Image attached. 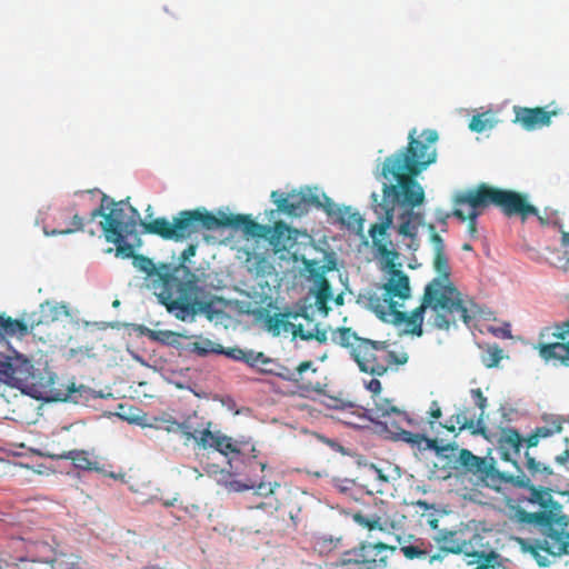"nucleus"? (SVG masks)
I'll return each instance as SVG.
<instances>
[{"instance_id": "30", "label": "nucleus", "mask_w": 569, "mask_h": 569, "mask_svg": "<svg viewBox=\"0 0 569 569\" xmlns=\"http://www.w3.org/2000/svg\"><path fill=\"white\" fill-rule=\"evenodd\" d=\"M339 221L347 228L361 231L363 229V218L358 211H353L350 207H343L338 210Z\"/></svg>"}, {"instance_id": "62", "label": "nucleus", "mask_w": 569, "mask_h": 569, "mask_svg": "<svg viewBox=\"0 0 569 569\" xmlns=\"http://www.w3.org/2000/svg\"><path fill=\"white\" fill-rule=\"evenodd\" d=\"M446 428H447L449 431H451V432H452V431H455V426H453V425H452L451 427H447V426H446Z\"/></svg>"}, {"instance_id": "26", "label": "nucleus", "mask_w": 569, "mask_h": 569, "mask_svg": "<svg viewBox=\"0 0 569 569\" xmlns=\"http://www.w3.org/2000/svg\"><path fill=\"white\" fill-rule=\"evenodd\" d=\"M32 331L30 329V319L24 321L0 315V338L24 337Z\"/></svg>"}, {"instance_id": "14", "label": "nucleus", "mask_w": 569, "mask_h": 569, "mask_svg": "<svg viewBox=\"0 0 569 569\" xmlns=\"http://www.w3.org/2000/svg\"><path fill=\"white\" fill-rule=\"evenodd\" d=\"M552 337L555 342H539L535 348L541 359L546 362H559L562 366H569V319L552 327Z\"/></svg>"}, {"instance_id": "52", "label": "nucleus", "mask_w": 569, "mask_h": 569, "mask_svg": "<svg viewBox=\"0 0 569 569\" xmlns=\"http://www.w3.org/2000/svg\"><path fill=\"white\" fill-rule=\"evenodd\" d=\"M257 492L259 495H271L273 493V488L271 487L270 483L267 485L261 482L257 488Z\"/></svg>"}, {"instance_id": "5", "label": "nucleus", "mask_w": 569, "mask_h": 569, "mask_svg": "<svg viewBox=\"0 0 569 569\" xmlns=\"http://www.w3.org/2000/svg\"><path fill=\"white\" fill-rule=\"evenodd\" d=\"M427 308L435 311L433 326L441 330H448L459 320L468 325L472 318L461 299L460 291L456 287L443 286L442 281L438 279H432L426 286L420 306L410 315L397 310L396 302L389 305L392 322L405 323L406 331L417 337H421L423 333V315Z\"/></svg>"}, {"instance_id": "16", "label": "nucleus", "mask_w": 569, "mask_h": 569, "mask_svg": "<svg viewBox=\"0 0 569 569\" xmlns=\"http://www.w3.org/2000/svg\"><path fill=\"white\" fill-rule=\"evenodd\" d=\"M522 445L523 438L518 432V430L513 428L502 429L500 437L498 439V448L501 455V459L505 461L512 462L518 470L520 469L517 465V458L520 456V449Z\"/></svg>"}, {"instance_id": "6", "label": "nucleus", "mask_w": 569, "mask_h": 569, "mask_svg": "<svg viewBox=\"0 0 569 569\" xmlns=\"http://www.w3.org/2000/svg\"><path fill=\"white\" fill-rule=\"evenodd\" d=\"M452 214L461 221L468 220V230L477 233V218L489 206L498 207L507 217L519 216L525 221L538 216V209L530 204L522 193L480 183L476 188L458 191L453 197Z\"/></svg>"}, {"instance_id": "9", "label": "nucleus", "mask_w": 569, "mask_h": 569, "mask_svg": "<svg viewBox=\"0 0 569 569\" xmlns=\"http://www.w3.org/2000/svg\"><path fill=\"white\" fill-rule=\"evenodd\" d=\"M126 204L127 202L124 201L116 202L107 194H103L100 206L91 211V220H94L98 217L103 218L100 226L107 242H119L121 240V232L133 233L138 223L142 226L143 221L140 220V213L132 206H128L131 211V216L128 220H124ZM144 223L147 222L144 221ZM142 231L143 233H147L144 229H142Z\"/></svg>"}, {"instance_id": "28", "label": "nucleus", "mask_w": 569, "mask_h": 569, "mask_svg": "<svg viewBox=\"0 0 569 569\" xmlns=\"http://www.w3.org/2000/svg\"><path fill=\"white\" fill-rule=\"evenodd\" d=\"M63 457L71 460L73 466L78 469L86 471H102L99 461L91 459L90 455L84 450H71Z\"/></svg>"}, {"instance_id": "3", "label": "nucleus", "mask_w": 569, "mask_h": 569, "mask_svg": "<svg viewBox=\"0 0 569 569\" xmlns=\"http://www.w3.org/2000/svg\"><path fill=\"white\" fill-rule=\"evenodd\" d=\"M132 264L146 274L147 288L178 320L194 321L199 315L213 319L214 300L199 286L198 277L190 268L170 263L157 266L152 259L142 254H136Z\"/></svg>"}, {"instance_id": "53", "label": "nucleus", "mask_w": 569, "mask_h": 569, "mask_svg": "<svg viewBox=\"0 0 569 569\" xmlns=\"http://www.w3.org/2000/svg\"><path fill=\"white\" fill-rule=\"evenodd\" d=\"M442 412L440 407L436 401L432 402V406L430 408V416L432 419H439L441 417Z\"/></svg>"}, {"instance_id": "43", "label": "nucleus", "mask_w": 569, "mask_h": 569, "mask_svg": "<svg viewBox=\"0 0 569 569\" xmlns=\"http://www.w3.org/2000/svg\"><path fill=\"white\" fill-rule=\"evenodd\" d=\"M178 430L181 432L186 442L196 439V433L198 432V429L194 428L189 420L178 423Z\"/></svg>"}, {"instance_id": "55", "label": "nucleus", "mask_w": 569, "mask_h": 569, "mask_svg": "<svg viewBox=\"0 0 569 569\" xmlns=\"http://www.w3.org/2000/svg\"><path fill=\"white\" fill-rule=\"evenodd\" d=\"M555 460L559 465H565L569 460V448H567L561 455L557 456Z\"/></svg>"}, {"instance_id": "8", "label": "nucleus", "mask_w": 569, "mask_h": 569, "mask_svg": "<svg viewBox=\"0 0 569 569\" xmlns=\"http://www.w3.org/2000/svg\"><path fill=\"white\" fill-rule=\"evenodd\" d=\"M336 340L349 350L360 371L372 376H383L409 360V355L403 349L391 350L388 341L361 338L351 328H339L336 331Z\"/></svg>"}, {"instance_id": "37", "label": "nucleus", "mask_w": 569, "mask_h": 569, "mask_svg": "<svg viewBox=\"0 0 569 569\" xmlns=\"http://www.w3.org/2000/svg\"><path fill=\"white\" fill-rule=\"evenodd\" d=\"M211 422L207 423V427L196 433V439H192L196 445L201 449H208L213 447V441L217 433L211 431Z\"/></svg>"}, {"instance_id": "54", "label": "nucleus", "mask_w": 569, "mask_h": 569, "mask_svg": "<svg viewBox=\"0 0 569 569\" xmlns=\"http://www.w3.org/2000/svg\"><path fill=\"white\" fill-rule=\"evenodd\" d=\"M495 560L475 559L477 566L473 569H488Z\"/></svg>"}, {"instance_id": "45", "label": "nucleus", "mask_w": 569, "mask_h": 569, "mask_svg": "<svg viewBox=\"0 0 569 569\" xmlns=\"http://www.w3.org/2000/svg\"><path fill=\"white\" fill-rule=\"evenodd\" d=\"M451 421L460 426V429H471L473 419H469L466 412H458L451 417Z\"/></svg>"}, {"instance_id": "39", "label": "nucleus", "mask_w": 569, "mask_h": 569, "mask_svg": "<svg viewBox=\"0 0 569 569\" xmlns=\"http://www.w3.org/2000/svg\"><path fill=\"white\" fill-rule=\"evenodd\" d=\"M562 430V421L560 418H555L546 426L537 427L535 431L537 432L540 439L548 438L553 436L555 433H559Z\"/></svg>"}, {"instance_id": "24", "label": "nucleus", "mask_w": 569, "mask_h": 569, "mask_svg": "<svg viewBox=\"0 0 569 569\" xmlns=\"http://www.w3.org/2000/svg\"><path fill=\"white\" fill-rule=\"evenodd\" d=\"M516 121L527 130L549 124L550 113L543 108H519L516 110Z\"/></svg>"}, {"instance_id": "21", "label": "nucleus", "mask_w": 569, "mask_h": 569, "mask_svg": "<svg viewBox=\"0 0 569 569\" xmlns=\"http://www.w3.org/2000/svg\"><path fill=\"white\" fill-rule=\"evenodd\" d=\"M352 518L357 525L368 529L369 531L379 530L381 532L392 535L393 532L398 531L401 527L398 521L390 520L388 517H368L362 515L361 512H357L353 515Z\"/></svg>"}, {"instance_id": "47", "label": "nucleus", "mask_w": 569, "mask_h": 569, "mask_svg": "<svg viewBox=\"0 0 569 569\" xmlns=\"http://www.w3.org/2000/svg\"><path fill=\"white\" fill-rule=\"evenodd\" d=\"M429 229L431 230V242L433 246V251L436 252H443L445 251V243L443 239L435 232V226L430 224Z\"/></svg>"}, {"instance_id": "17", "label": "nucleus", "mask_w": 569, "mask_h": 569, "mask_svg": "<svg viewBox=\"0 0 569 569\" xmlns=\"http://www.w3.org/2000/svg\"><path fill=\"white\" fill-rule=\"evenodd\" d=\"M88 389L84 386L76 387L74 382L61 383L50 378V387L44 398L51 401H71L78 403Z\"/></svg>"}, {"instance_id": "27", "label": "nucleus", "mask_w": 569, "mask_h": 569, "mask_svg": "<svg viewBox=\"0 0 569 569\" xmlns=\"http://www.w3.org/2000/svg\"><path fill=\"white\" fill-rule=\"evenodd\" d=\"M463 538L462 531L445 532L438 539L439 550L443 553L463 555Z\"/></svg>"}, {"instance_id": "50", "label": "nucleus", "mask_w": 569, "mask_h": 569, "mask_svg": "<svg viewBox=\"0 0 569 569\" xmlns=\"http://www.w3.org/2000/svg\"><path fill=\"white\" fill-rule=\"evenodd\" d=\"M539 440L540 438L538 437L537 432L533 431L526 439H523V442L526 443L527 449H530L532 447H536L539 443Z\"/></svg>"}, {"instance_id": "58", "label": "nucleus", "mask_w": 569, "mask_h": 569, "mask_svg": "<svg viewBox=\"0 0 569 569\" xmlns=\"http://www.w3.org/2000/svg\"><path fill=\"white\" fill-rule=\"evenodd\" d=\"M561 244L567 247L569 244V232H562Z\"/></svg>"}, {"instance_id": "40", "label": "nucleus", "mask_w": 569, "mask_h": 569, "mask_svg": "<svg viewBox=\"0 0 569 569\" xmlns=\"http://www.w3.org/2000/svg\"><path fill=\"white\" fill-rule=\"evenodd\" d=\"M492 127L493 124L486 113L473 116L469 123L470 130L475 132H482L487 129H491Z\"/></svg>"}, {"instance_id": "2", "label": "nucleus", "mask_w": 569, "mask_h": 569, "mask_svg": "<svg viewBox=\"0 0 569 569\" xmlns=\"http://www.w3.org/2000/svg\"><path fill=\"white\" fill-rule=\"evenodd\" d=\"M506 485L528 489L526 501L540 508L529 512L517 507L513 519L522 525H533L537 537L520 539L523 551L530 553L539 567H549L556 558L569 555V516L563 513L560 502L553 499L551 489L531 483L529 477L520 471L510 475Z\"/></svg>"}, {"instance_id": "59", "label": "nucleus", "mask_w": 569, "mask_h": 569, "mask_svg": "<svg viewBox=\"0 0 569 569\" xmlns=\"http://www.w3.org/2000/svg\"><path fill=\"white\" fill-rule=\"evenodd\" d=\"M194 349L200 353V355H204L208 352V349L203 348L200 346V343H194Z\"/></svg>"}, {"instance_id": "7", "label": "nucleus", "mask_w": 569, "mask_h": 569, "mask_svg": "<svg viewBox=\"0 0 569 569\" xmlns=\"http://www.w3.org/2000/svg\"><path fill=\"white\" fill-rule=\"evenodd\" d=\"M366 387L372 392L373 399V406L366 410L367 417L375 423L378 432L387 433L392 440L403 441L418 448L426 443L428 449L435 450L438 455L457 449L455 443L441 446L438 439H430L425 435L407 431L403 427L405 425H411L412 420L405 410L399 409L389 399L380 396L381 382L372 378Z\"/></svg>"}, {"instance_id": "18", "label": "nucleus", "mask_w": 569, "mask_h": 569, "mask_svg": "<svg viewBox=\"0 0 569 569\" xmlns=\"http://www.w3.org/2000/svg\"><path fill=\"white\" fill-rule=\"evenodd\" d=\"M383 290L388 306L390 302H395L393 298L408 299L410 297L409 277L403 271L392 268L389 280L383 284Z\"/></svg>"}, {"instance_id": "12", "label": "nucleus", "mask_w": 569, "mask_h": 569, "mask_svg": "<svg viewBox=\"0 0 569 569\" xmlns=\"http://www.w3.org/2000/svg\"><path fill=\"white\" fill-rule=\"evenodd\" d=\"M271 199L278 211L292 217L307 213L311 207L325 208L330 213V209L321 202L320 197L311 188L292 190L286 196L279 191H272Z\"/></svg>"}, {"instance_id": "20", "label": "nucleus", "mask_w": 569, "mask_h": 569, "mask_svg": "<svg viewBox=\"0 0 569 569\" xmlns=\"http://www.w3.org/2000/svg\"><path fill=\"white\" fill-rule=\"evenodd\" d=\"M293 230L283 221H277L272 228L267 231L268 241L274 253L288 250L295 243Z\"/></svg>"}, {"instance_id": "31", "label": "nucleus", "mask_w": 569, "mask_h": 569, "mask_svg": "<svg viewBox=\"0 0 569 569\" xmlns=\"http://www.w3.org/2000/svg\"><path fill=\"white\" fill-rule=\"evenodd\" d=\"M53 569H91L88 563L76 555H60L52 561Z\"/></svg>"}, {"instance_id": "25", "label": "nucleus", "mask_w": 569, "mask_h": 569, "mask_svg": "<svg viewBox=\"0 0 569 569\" xmlns=\"http://www.w3.org/2000/svg\"><path fill=\"white\" fill-rule=\"evenodd\" d=\"M274 366L276 368L261 369V372L273 373L277 377L291 382H299L302 379L303 372H306L309 369H312V371L316 372V368H313V362L310 360L300 362L296 368H289L287 366L278 363H276Z\"/></svg>"}, {"instance_id": "46", "label": "nucleus", "mask_w": 569, "mask_h": 569, "mask_svg": "<svg viewBox=\"0 0 569 569\" xmlns=\"http://www.w3.org/2000/svg\"><path fill=\"white\" fill-rule=\"evenodd\" d=\"M299 338H301L302 340L316 339L319 342H326L327 333H326V331H320V330H317L316 333H313L311 331H305L302 329V332L299 333Z\"/></svg>"}, {"instance_id": "42", "label": "nucleus", "mask_w": 569, "mask_h": 569, "mask_svg": "<svg viewBox=\"0 0 569 569\" xmlns=\"http://www.w3.org/2000/svg\"><path fill=\"white\" fill-rule=\"evenodd\" d=\"M130 233L121 232V240L119 242H112L117 246L116 254L122 258H132L136 256L133 247L127 243L126 239Z\"/></svg>"}, {"instance_id": "61", "label": "nucleus", "mask_w": 569, "mask_h": 569, "mask_svg": "<svg viewBox=\"0 0 569 569\" xmlns=\"http://www.w3.org/2000/svg\"><path fill=\"white\" fill-rule=\"evenodd\" d=\"M462 249H463V250H466V251H469V250H471L472 248H471V246H470V244L465 243V244L462 246Z\"/></svg>"}, {"instance_id": "19", "label": "nucleus", "mask_w": 569, "mask_h": 569, "mask_svg": "<svg viewBox=\"0 0 569 569\" xmlns=\"http://www.w3.org/2000/svg\"><path fill=\"white\" fill-rule=\"evenodd\" d=\"M68 317H70V312L66 305L46 301L40 305L39 315L33 313L30 317V329L34 330L40 325H49Z\"/></svg>"}, {"instance_id": "23", "label": "nucleus", "mask_w": 569, "mask_h": 569, "mask_svg": "<svg viewBox=\"0 0 569 569\" xmlns=\"http://www.w3.org/2000/svg\"><path fill=\"white\" fill-rule=\"evenodd\" d=\"M395 541L397 542V547H400V551L408 560H435L440 558V556H429L428 547L425 541L421 539H413V543L407 545V540L403 539L400 535L393 532Z\"/></svg>"}, {"instance_id": "63", "label": "nucleus", "mask_w": 569, "mask_h": 569, "mask_svg": "<svg viewBox=\"0 0 569 569\" xmlns=\"http://www.w3.org/2000/svg\"><path fill=\"white\" fill-rule=\"evenodd\" d=\"M341 301H342V298H341V297H339V298L337 299V302H338V303H341Z\"/></svg>"}, {"instance_id": "41", "label": "nucleus", "mask_w": 569, "mask_h": 569, "mask_svg": "<svg viewBox=\"0 0 569 569\" xmlns=\"http://www.w3.org/2000/svg\"><path fill=\"white\" fill-rule=\"evenodd\" d=\"M332 291L331 286L328 282L326 278H321L319 283V289L317 292V303L319 305V308H323L328 300L331 298Z\"/></svg>"}, {"instance_id": "29", "label": "nucleus", "mask_w": 569, "mask_h": 569, "mask_svg": "<svg viewBox=\"0 0 569 569\" xmlns=\"http://www.w3.org/2000/svg\"><path fill=\"white\" fill-rule=\"evenodd\" d=\"M60 214L62 218H67V217L71 216V221H70L69 226L64 229H53L51 231H49V230H47V228H44L43 231H44L46 236L70 234L76 231H81L83 229V226H84L83 219L78 213L73 212V209H71V208L63 209V210H61Z\"/></svg>"}, {"instance_id": "34", "label": "nucleus", "mask_w": 569, "mask_h": 569, "mask_svg": "<svg viewBox=\"0 0 569 569\" xmlns=\"http://www.w3.org/2000/svg\"><path fill=\"white\" fill-rule=\"evenodd\" d=\"M503 358V350L498 345L488 346L481 356V362L486 368H495Z\"/></svg>"}, {"instance_id": "38", "label": "nucleus", "mask_w": 569, "mask_h": 569, "mask_svg": "<svg viewBox=\"0 0 569 569\" xmlns=\"http://www.w3.org/2000/svg\"><path fill=\"white\" fill-rule=\"evenodd\" d=\"M412 506L416 508V513H420L421 517L427 516V523L432 528H437L438 520L433 517L435 507L429 505L427 501L418 500L412 502Z\"/></svg>"}, {"instance_id": "36", "label": "nucleus", "mask_w": 569, "mask_h": 569, "mask_svg": "<svg viewBox=\"0 0 569 569\" xmlns=\"http://www.w3.org/2000/svg\"><path fill=\"white\" fill-rule=\"evenodd\" d=\"M525 467L533 477L538 473H542L545 476H551L553 473L550 467L543 466L537 461L533 457H531L528 450L525 452Z\"/></svg>"}, {"instance_id": "33", "label": "nucleus", "mask_w": 569, "mask_h": 569, "mask_svg": "<svg viewBox=\"0 0 569 569\" xmlns=\"http://www.w3.org/2000/svg\"><path fill=\"white\" fill-rule=\"evenodd\" d=\"M212 448L223 456L240 452L237 442L231 437L221 435L220 432H217Z\"/></svg>"}, {"instance_id": "11", "label": "nucleus", "mask_w": 569, "mask_h": 569, "mask_svg": "<svg viewBox=\"0 0 569 569\" xmlns=\"http://www.w3.org/2000/svg\"><path fill=\"white\" fill-rule=\"evenodd\" d=\"M457 462L468 473L477 477L485 486L499 491L509 476L495 467L493 461L473 455L468 449H460Z\"/></svg>"}, {"instance_id": "1", "label": "nucleus", "mask_w": 569, "mask_h": 569, "mask_svg": "<svg viewBox=\"0 0 569 569\" xmlns=\"http://www.w3.org/2000/svg\"><path fill=\"white\" fill-rule=\"evenodd\" d=\"M438 138L436 130L425 129L418 133L413 128L408 134L407 147L387 157L382 163V177L396 181L383 183L381 201L376 192L371 193L372 206L376 213L381 214V221L370 227L369 234L373 247L382 256H396V252L389 250L391 242L387 239L386 231L393 222L397 207L402 210L398 216V233L412 240L418 236L423 214L413 209L423 203L425 191L416 177L436 162Z\"/></svg>"}, {"instance_id": "22", "label": "nucleus", "mask_w": 569, "mask_h": 569, "mask_svg": "<svg viewBox=\"0 0 569 569\" xmlns=\"http://www.w3.org/2000/svg\"><path fill=\"white\" fill-rule=\"evenodd\" d=\"M289 313H274L272 316H268L266 319V328L273 336H279L281 333L292 335L293 338L299 337V333L302 332V325H295L289 319Z\"/></svg>"}, {"instance_id": "35", "label": "nucleus", "mask_w": 569, "mask_h": 569, "mask_svg": "<svg viewBox=\"0 0 569 569\" xmlns=\"http://www.w3.org/2000/svg\"><path fill=\"white\" fill-rule=\"evenodd\" d=\"M243 362L252 368H258L260 371L261 369H268L266 367L268 365H274L263 352H256L253 350H248Z\"/></svg>"}, {"instance_id": "4", "label": "nucleus", "mask_w": 569, "mask_h": 569, "mask_svg": "<svg viewBox=\"0 0 569 569\" xmlns=\"http://www.w3.org/2000/svg\"><path fill=\"white\" fill-rule=\"evenodd\" d=\"M142 227L148 234L176 242L188 239L201 230H216L221 227L241 229L246 236L253 238L267 237L269 231V227L258 223L250 216L221 213L217 217L206 209L182 210L172 221L160 217L148 223L143 222Z\"/></svg>"}, {"instance_id": "49", "label": "nucleus", "mask_w": 569, "mask_h": 569, "mask_svg": "<svg viewBox=\"0 0 569 569\" xmlns=\"http://www.w3.org/2000/svg\"><path fill=\"white\" fill-rule=\"evenodd\" d=\"M196 251H197V246L196 244H189L180 254V263L179 264H182L184 266V263L196 254Z\"/></svg>"}, {"instance_id": "10", "label": "nucleus", "mask_w": 569, "mask_h": 569, "mask_svg": "<svg viewBox=\"0 0 569 569\" xmlns=\"http://www.w3.org/2000/svg\"><path fill=\"white\" fill-rule=\"evenodd\" d=\"M397 546L385 542H361L342 553L339 565L346 569H386L388 556L383 551L395 552Z\"/></svg>"}, {"instance_id": "32", "label": "nucleus", "mask_w": 569, "mask_h": 569, "mask_svg": "<svg viewBox=\"0 0 569 569\" xmlns=\"http://www.w3.org/2000/svg\"><path fill=\"white\" fill-rule=\"evenodd\" d=\"M433 267L439 273L437 279L441 280L443 286L455 287L449 280L450 267L445 251L435 253Z\"/></svg>"}, {"instance_id": "48", "label": "nucleus", "mask_w": 569, "mask_h": 569, "mask_svg": "<svg viewBox=\"0 0 569 569\" xmlns=\"http://www.w3.org/2000/svg\"><path fill=\"white\" fill-rule=\"evenodd\" d=\"M470 392L472 398L475 399L476 405L479 407V409L483 411L485 408L487 407V398L483 396L481 389H472Z\"/></svg>"}, {"instance_id": "56", "label": "nucleus", "mask_w": 569, "mask_h": 569, "mask_svg": "<svg viewBox=\"0 0 569 569\" xmlns=\"http://www.w3.org/2000/svg\"><path fill=\"white\" fill-rule=\"evenodd\" d=\"M386 237H387V239L391 242V244H390V247H389V250H391V251H393V252H397L395 249H392V241L389 239V236H388V233H387V232H386ZM375 249H376V250H378L376 247H375ZM377 252L382 257V254H381L379 251H377ZM397 256H398V253H396V256H393V254L391 256V254H390L389 257L383 256V258H386V259L390 260V262H392V260H393L395 258H397ZM391 267H395V263H391Z\"/></svg>"}, {"instance_id": "57", "label": "nucleus", "mask_w": 569, "mask_h": 569, "mask_svg": "<svg viewBox=\"0 0 569 569\" xmlns=\"http://www.w3.org/2000/svg\"><path fill=\"white\" fill-rule=\"evenodd\" d=\"M371 469L373 470L375 473H377V477L383 481H387V477H385L381 472L380 469H378L376 466H371Z\"/></svg>"}, {"instance_id": "13", "label": "nucleus", "mask_w": 569, "mask_h": 569, "mask_svg": "<svg viewBox=\"0 0 569 569\" xmlns=\"http://www.w3.org/2000/svg\"><path fill=\"white\" fill-rule=\"evenodd\" d=\"M33 378V365L22 355L0 353V383L24 390Z\"/></svg>"}, {"instance_id": "44", "label": "nucleus", "mask_w": 569, "mask_h": 569, "mask_svg": "<svg viewBox=\"0 0 569 569\" xmlns=\"http://www.w3.org/2000/svg\"><path fill=\"white\" fill-rule=\"evenodd\" d=\"M147 336L149 339L154 340V341L168 342L169 339L174 336V333L169 330H150V329H148Z\"/></svg>"}, {"instance_id": "15", "label": "nucleus", "mask_w": 569, "mask_h": 569, "mask_svg": "<svg viewBox=\"0 0 569 569\" xmlns=\"http://www.w3.org/2000/svg\"><path fill=\"white\" fill-rule=\"evenodd\" d=\"M463 556L475 559L497 560L499 555L495 551L487 537L475 532L463 538Z\"/></svg>"}, {"instance_id": "51", "label": "nucleus", "mask_w": 569, "mask_h": 569, "mask_svg": "<svg viewBox=\"0 0 569 569\" xmlns=\"http://www.w3.org/2000/svg\"><path fill=\"white\" fill-rule=\"evenodd\" d=\"M247 352H248V350L234 348L230 351V355L236 360L244 361Z\"/></svg>"}, {"instance_id": "60", "label": "nucleus", "mask_w": 569, "mask_h": 569, "mask_svg": "<svg viewBox=\"0 0 569 569\" xmlns=\"http://www.w3.org/2000/svg\"><path fill=\"white\" fill-rule=\"evenodd\" d=\"M322 197H323V199L326 200V203H327L328 206H331V204H332L331 199H330L329 197H327L326 194H323Z\"/></svg>"}]
</instances>
